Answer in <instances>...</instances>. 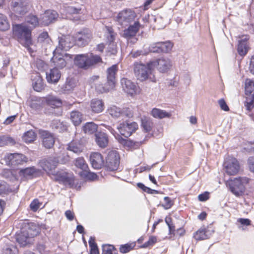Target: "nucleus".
<instances>
[{
  "label": "nucleus",
  "instance_id": "obj_1",
  "mask_svg": "<svg viewBox=\"0 0 254 254\" xmlns=\"http://www.w3.org/2000/svg\"><path fill=\"white\" fill-rule=\"evenodd\" d=\"M31 29L26 24H16L13 27V32L18 42L30 52H33L30 47L32 45Z\"/></svg>",
  "mask_w": 254,
  "mask_h": 254
},
{
  "label": "nucleus",
  "instance_id": "obj_2",
  "mask_svg": "<svg viewBox=\"0 0 254 254\" xmlns=\"http://www.w3.org/2000/svg\"><path fill=\"white\" fill-rule=\"evenodd\" d=\"M75 64L79 68L87 69L96 64L102 62L101 57L93 53L79 54L74 58Z\"/></svg>",
  "mask_w": 254,
  "mask_h": 254
},
{
  "label": "nucleus",
  "instance_id": "obj_3",
  "mask_svg": "<svg viewBox=\"0 0 254 254\" xmlns=\"http://www.w3.org/2000/svg\"><path fill=\"white\" fill-rule=\"evenodd\" d=\"M155 66H156L155 63L150 62L147 64L136 63L134 67L136 77L141 81L149 79L152 82H156V78L153 74V69Z\"/></svg>",
  "mask_w": 254,
  "mask_h": 254
},
{
  "label": "nucleus",
  "instance_id": "obj_4",
  "mask_svg": "<svg viewBox=\"0 0 254 254\" xmlns=\"http://www.w3.org/2000/svg\"><path fill=\"white\" fill-rule=\"evenodd\" d=\"M249 182V179L243 177L229 180L226 182V185L231 192L237 196L242 195L245 190L246 185Z\"/></svg>",
  "mask_w": 254,
  "mask_h": 254
},
{
  "label": "nucleus",
  "instance_id": "obj_5",
  "mask_svg": "<svg viewBox=\"0 0 254 254\" xmlns=\"http://www.w3.org/2000/svg\"><path fill=\"white\" fill-rule=\"evenodd\" d=\"M68 160V156L67 155H64L63 159H59L56 157H49L43 159L39 162V165L44 170L48 173L52 171L57 167L59 162L65 163Z\"/></svg>",
  "mask_w": 254,
  "mask_h": 254
},
{
  "label": "nucleus",
  "instance_id": "obj_6",
  "mask_svg": "<svg viewBox=\"0 0 254 254\" xmlns=\"http://www.w3.org/2000/svg\"><path fill=\"white\" fill-rule=\"evenodd\" d=\"M107 113L114 119L131 118L133 112L129 108H120L115 105L108 107Z\"/></svg>",
  "mask_w": 254,
  "mask_h": 254
},
{
  "label": "nucleus",
  "instance_id": "obj_7",
  "mask_svg": "<svg viewBox=\"0 0 254 254\" xmlns=\"http://www.w3.org/2000/svg\"><path fill=\"white\" fill-rule=\"evenodd\" d=\"M5 164L9 166L15 167L27 162L25 156L19 153H6L3 158Z\"/></svg>",
  "mask_w": 254,
  "mask_h": 254
},
{
  "label": "nucleus",
  "instance_id": "obj_8",
  "mask_svg": "<svg viewBox=\"0 0 254 254\" xmlns=\"http://www.w3.org/2000/svg\"><path fill=\"white\" fill-rule=\"evenodd\" d=\"M22 225H25V228L21 229L20 234L16 235V240L18 243L24 246L27 244L28 239L36 236L38 232L34 231L32 233V229L29 228V225H26L25 222H22Z\"/></svg>",
  "mask_w": 254,
  "mask_h": 254
},
{
  "label": "nucleus",
  "instance_id": "obj_9",
  "mask_svg": "<svg viewBox=\"0 0 254 254\" xmlns=\"http://www.w3.org/2000/svg\"><path fill=\"white\" fill-rule=\"evenodd\" d=\"M120 164V156L115 150L109 152L106 160L105 166L107 170L111 171L117 170Z\"/></svg>",
  "mask_w": 254,
  "mask_h": 254
},
{
  "label": "nucleus",
  "instance_id": "obj_10",
  "mask_svg": "<svg viewBox=\"0 0 254 254\" xmlns=\"http://www.w3.org/2000/svg\"><path fill=\"white\" fill-rule=\"evenodd\" d=\"M135 13L130 9H125L119 13L116 17L117 21L122 25H127L133 21Z\"/></svg>",
  "mask_w": 254,
  "mask_h": 254
},
{
  "label": "nucleus",
  "instance_id": "obj_11",
  "mask_svg": "<svg viewBox=\"0 0 254 254\" xmlns=\"http://www.w3.org/2000/svg\"><path fill=\"white\" fill-rule=\"evenodd\" d=\"M224 166L226 172L229 175H235L240 170V165L237 160L233 157L227 158L224 162Z\"/></svg>",
  "mask_w": 254,
  "mask_h": 254
},
{
  "label": "nucleus",
  "instance_id": "obj_12",
  "mask_svg": "<svg viewBox=\"0 0 254 254\" xmlns=\"http://www.w3.org/2000/svg\"><path fill=\"white\" fill-rule=\"evenodd\" d=\"M138 128V125L135 122H126L121 124L118 127L120 133L125 137H128Z\"/></svg>",
  "mask_w": 254,
  "mask_h": 254
},
{
  "label": "nucleus",
  "instance_id": "obj_13",
  "mask_svg": "<svg viewBox=\"0 0 254 254\" xmlns=\"http://www.w3.org/2000/svg\"><path fill=\"white\" fill-rule=\"evenodd\" d=\"M54 56L52 59V61L54 63L55 67L58 68H62L64 67L66 64L65 59L64 57H67V54L63 55L61 52H60V48L56 47L53 52Z\"/></svg>",
  "mask_w": 254,
  "mask_h": 254
},
{
  "label": "nucleus",
  "instance_id": "obj_14",
  "mask_svg": "<svg viewBox=\"0 0 254 254\" xmlns=\"http://www.w3.org/2000/svg\"><path fill=\"white\" fill-rule=\"evenodd\" d=\"M92 34L88 30H84L76 34L74 43L78 46H84L87 45L91 40Z\"/></svg>",
  "mask_w": 254,
  "mask_h": 254
},
{
  "label": "nucleus",
  "instance_id": "obj_15",
  "mask_svg": "<svg viewBox=\"0 0 254 254\" xmlns=\"http://www.w3.org/2000/svg\"><path fill=\"white\" fill-rule=\"evenodd\" d=\"M121 84L123 90L127 94L131 96L136 94L138 87L131 80L126 78H123L121 79Z\"/></svg>",
  "mask_w": 254,
  "mask_h": 254
},
{
  "label": "nucleus",
  "instance_id": "obj_16",
  "mask_svg": "<svg viewBox=\"0 0 254 254\" xmlns=\"http://www.w3.org/2000/svg\"><path fill=\"white\" fill-rule=\"evenodd\" d=\"M74 43V38L69 35L64 36L59 39V45L60 52L66 51L71 48Z\"/></svg>",
  "mask_w": 254,
  "mask_h": 254
},
{
  "label": "nucleus",
  "instance_id": "obj_17",
  "mask_svg": "<svg viewBox=\"0 0 254 254\" xmlns=\"http://www.w3.org/2000/svg\"><path fill=\"white\" fill-rule=\"evenodd\" d=\"M58 16V14L55 10H48L41 15L40 21L43 25H48L54 22Z\"/></svg>",
  "mask_w": 254,
  "mask_h": 254
},
{
  "label": "nucleus",
  "instance_id": "obj_18",
  "mask_svg": "<svg viewBox=\"0 0 254 254\" xmlns=\"http://www.w3.org/2000/svg\"><path fill=\"white\" fill-rule=\"evenodd\" d=\"M39 133L42 139L43 145L47 148H51L55 143V138L53 134L44 130H40Z\"/></svg>",
  "mask_w": 254,
  "mask_h": 254
},
{
  "label": "nucleus",
  "instance_id": "obj_19",
  "mask_svg": "<svg viewBox=\"0 0 254 254\" xmlns=\"http://www.w3.org/2000/svg\"><path fill=\"white\" fill-rule=\"evenodd\" d=\"M212 231H210L205 227H200L196 232L193 234V238L196 241H201L209 239L212 233Z\"/></svg>",
  "mask_w": 254,
  "mask_h": 254
},
{
  "label": "nucleus",
  "instance_id": "obj_20",
  "mask_svg": "<svg viewBox=\"0 0 254 254\" xmlns=\"http://www.w3.org/2000/svg\"><path fill=\"white\" fill-rule=\"evenodd\" d=\"M118 71L117 64H114L107 69V84H109V88H114L116 84V74Z\"/></svg>",
  "mask_w": 254,
  "mask_h": 254
},
{
  "label": "nucleus",
  "instance_id": "obj_21",
  "mask_svg": "<svg viewBox=\"0 0 254 254\" xmlns=\"http://www.w3.org/2000/svg\"><path fill=\"white\" fill-rule=\"evenodd\" d=\"M91 111L95 114L102 113L105 108L104 102L102 99L98 98L93 99L90 101V104Z\"/></svg>",
  "mask_w": 254,
  "mask_h": 254
},
{
  "label": "nucleus",
  "instance_id": "obj_22",
  "mask_svg": "<svg viewBox=\"0 0 254 254\" xmlns=\"http://www.w3.org/2000/svg\"><path fill=\"white\" fill-rule=\"evenodd\" d=\"M249 39L248 36H243L242 39L238 41L237 51L241 56H245L248 52L249 47L247 41Z\"/></svg>",
  "mask_w": 254,
  "mask_h": 254
},
{
  "label": "nucleus",
  "instance_id": "obj_23",
  "mask_svg": "<svg viewBox=\"0 0 254 254\" xmlns=\"http://www.w3.org/2000/svg\"><path fill=\"white\" fill-rule=\"evenodd\" d=\"M151 63H155L156 65H157V69L161 72L167 71L172 66L171 61L167 58L159 59L156 62Z\"/></svg>",
  "mask_w": 254,
  "mask_h": 254
},
{
  "label": "nucleus",
  "instance_id": "obj_24",
  "mask_svg": "<svg viewBox=\"0 0 254 254\" xmlns=\"http://www.w3.org/2000/svg\"><path fill=\"white\" fill-rule=\"evenodd\" d=\"M90 160L92 167L96 169H100L104 164L103 158L102 155L98 152L91 154Z\"/></svg>",
  "mask_w": 254,
  "mask_h": 254
},
{
  "label": "nucleus",
  "instance_id": "obj_25",
  "mask_svg": "<svg viewBox=\"0 0 254 254\" xmlns=\"http://www.w3.org/2000/svg\"><path fill=\"white\" fill-rule=\"evenodd\" d=\"M38 173V170L37 169L34 167H30L20 170L19 172V175L24 180L33 178L36 176Z\"/></svg>",
  "mask_w": 254,
  "mask_h": 254
},
{
  "label": "nucleus",
  "instance_id": "obj_26",
  "mask_svg": "<svg viewBox=\"0 0 254 254\" xmlns=\"http://www.w3.org/2000/svg\"><path fill=\"white\" fill-rule=\"evenodd\" d=\"M29 106L35 111L41 110L45 104L44 97H33L28 101Z\"/></svg>",
  "mask_w": 254,
  "mask_h": 254
},
{
  "label": "nucleus",
  "instance_id": "obj_27",
  "mask_svg": "<svg viewBox=\"0 0 254 254\" xmlns=\"http://www.w3.org/2000/svg\"><path fill=\"white\" fill-rule=\"evenodd\" d=\"M61 73L58 68L55 67L46 72V79L50 83H57L61 78Z\"/></svg>",
  "mask_w": 254,
  "mask_h": 254
},
{
  "label": "nucleus",
  "instance_id": "obj_28",
  "mask_svg": "<svg viewBox=\"0 0 254 254\" xmlns=\"http://www.w3.org/2000/svg\"><path fill=\"white\" fill-rule=\"evenodd\" d=\"M140 26L141 25L138 21H135L133 24L130 25L124 31V36L126 38H129L135 36Z\"/></svg>",
  "mask_w": 254,
  "mask_h": 254
},
{
  "label": "nucleus",
  "instance_id": "obj_29",
  "mask_svg": "<svg viewBox=\"0 0 254 254\" xmlns=\"http://www.w3.org/2000/svg\"><path fill=\"white\" fill-rule=\"evenodd\" d=\"M32 85L34 90L40 92L44 88V83L42 77L39 73H36L32 76Z\"/></svg>",
  "mask_w": 254,
  "mask_h": 254
},
{
  "label": "nucleus",
  "instance_id": "obj_30",
  "mask_svg": "<svg viewBox=\"0 0 254 254\" xmlns=\"http://www.w3.org/2000/svg\"><path fill=\"white\" fill-rule=\"evenodd\" d=\"M45 98V104L52 108H59L62 106V101L61 99L53 95H49Z\"/></svg>",
  "mask_w": 254,
  "mask_h": 254
},
{
  "label": "nucleus",
  "instance_id": "obj_31",
  "mask_svg": "<svg viewBox=\"0 0 254 254\" xmlns=\"http://www.w3.org/2000/svg\"><path fill=\"white\" fill-rule=\"evenodd\" d=\"M95 140L99 146L105 148L108 144V137L104 132H99L95 134Z\"/></svg>",
  "mask_w": 254,
  "mask_h": 254
},
{
  "label": "nucleus",
  "instance_id": "obj_32",
  "mask_svg": "<svg viewBox=\"0 0 254 254\" xmlns=\"http://www.w3.org/2000/svg\"><path fill=\"white\" fill-rule=\"evenodd\" d=\"M13 11L19 14H23L27 11L26 5L24 4L22 0H17L12 2Z\"/></svg>",
  "mask_w": 254,
  "mask_h": 254
},
{
  "label": "nucleus",
  "instance_id": "obj_33",
  "mask_svg": "<svg viewBox=\"0 0 254 254\" xmlns=\"http://www.w3.org/2000/svg\"><path fill=\"white\" fill-rule=\"evenodd\" d=\"M83 145L80 141L73 140L68 144L67 149L75 153L81 152L83 150Z\"/></svg>",
  "mask_w": 254,
  "mask_h": 254
},
{
  "label": "nucleus",
  "instance_id": "obj_34",
  "mask_svg": "<svg viewBox=\"0 0 254 254\" xmlns=\"http://www.w3.org/2000/svg\"><path fill=\"white\" fill-rule=\"evenodd\" d=\"M70 119L75 126L79 125L82 121V114L78 111H73L70 113Z\"/></svg>",
  "mask_w": 254,
  "mask_h": 254
},
{
  "label": "nucleus",
  "instance_id": "obj_35",
  "mask_svg": "<svg viewBox=\"0 0 254 254\" xmlns=\"http://www.w3.org/2000/svg\"><path fill=\"white\" fill-rule=\"evenodd\" d=\"M76 86L75 80L72 78L66 80L65 84L62 87V92L64 93H68L71 91Z\"/></svg>",
  "mask_w": 254,
  "mask_h": 254
},
{
  "label": "nucleus",
  "instance_id": "obj_36",
  "mask_svg": "<svg viewBox=\"0 0 254 254\" xmlns=\"http://www.w3.org/2000/svg\"><path fill=\"white\" fill-rule=\"evenodd\" d=\"M9 28L10 23L7 16L0 13V31H5Z\"/></svg>",
  "mask_w": 254,
  "mask_h": 254
},
{
  "label": "nucleus",
  "instance_id": "obj_37",
  "mask_svg": "<svg viewBox=\"0 0 254 254\" xmlns=\"http://www.w3.org/2000/svg\"><path fill=\"white\" fill-rule=\"evenodd\" d=\"M151 115L154 118L157 119H163L170 116L169 113L157 108H153L152 109Z\"/></svg>",
  "mask_w": 254,
  "mask_h": 254
},
{
  "label": "nucleus",
  "instance_id": "obj_38",
  "mask_svg": "<svg viewBox=\"0 0 254 254\" xmlns=\"http://www.w3.org/2000/svg\"><path fill=\"white\" fill-rule=\"evenodd\" d=\"M36 137L35 132L32 130H30L23 134L22 139L26 143H31L35 140Z\"/></svg>",
  "mask_w": 254,
  "mask_h": 254
},
{
  "label": "nucleus",
  "instance_id": "obj_39",
  "mask_svg": "<svg viewBox=\"0 0 254 254\" xmlns=\"http://www.w3.org/2000/svg\"><path fill=\"white\" fill-rule=\"evenodd\" d=\"M97 129V126L94 123H87L83 127V130L86 133L92 134Z\"/></svg>",
  "mask_w": 254,
  "mask_h": 254
},
{
  "label": "nucleus",
  "instance_id": "obj_40",
  "mask_svg": "<svg viewBox=\"0 0 254 254\" xmlns=\"http://www.w3.org/2000/svg\"><path fill=\"white\" fill-rule=\"evenodd\" d=\"M95 90L100 93L106 92L114 89V88H109V84L107 83L103 85L102 83L98 81L95 84Z\"/></svg>",
  "mask_w": 254,
  "mask_h": 254
},
{
  "label": "nucleus",
  "instance_id": "obj_41",
  "mask_svg": "<svg viewBox=\"0 0 254 254\" xmlns=\"http://www.w3.org/2000/svg\"><path fill=\"white\" fill-rule=\"evenodd\" d=\"M26 24H28V27L31 30L38 25L39 21L37 17L33 15H28L26 19Z\"/></svg>",
  "mask_w": 254,
  "mask_h": 254
},
{
  "label": "nucleus",
  "instance_id": "obj_42",
  "mask_svg": "<svg viewBox=\"0 0 254 254\" xmlns=\"http://www.w3.org/2000/svg\"><path fill=\"white\" fill-rule=\"evenodd\" d=\"M52 175L54 176V179L60 183L65 184L67 183L69 181L66 174L64 172H57L56 174L52 173Z\"/></svg>",
  "mask_w": 254,
  "mask_h": 254
},
{
  "label": "nucleus",
  "instance_id": "obj_43",
  "mask_svg": "<svg viewBox=\"0 0 254 254\" xmlns=\"http://www.w3.org/2000/svg\"><path fill=\"white\" fill-rule=\"evenodd\" d=\"M254 91V81L247 79L245 81V92L248 95L251 94Z\"/></svg>",
  "mask_w": 254,
  "mask_h": 254
},
{
  "label": "nucleus",
  "instance_id": "obj_44",
  "mask_svg": "<svg viewBox=\"0 0 254 254\" xmlns=\"http://www.w3.org/2000/svg\"><path fill=\"white\" fill-rule=\"evenodd\" d=\"M160 43V46H161V49L162 52L167 53L170 51L173 46V44L170 41L166 42H161Z\"/></svg>",
  "mask_w": 254,
  "mask_h": 254
},
{
  "label": "nucleus",
  "instance_id": "obj_45",
  "mask_svg": "<svg viewBox=\"0 0 254 254\" xmlns=\"http://www.w3.org/2000/svg\"><path fill=\"white\" fill-rule=\"evenodd\" d=\"M13 143L14 140L11 137L6 135L0 136V147Z\"/></svg>",
  "mask_w": 254,
  "mask_h": 254
},
{
  "label": "nucleus",
  "instance_id": "obj_46",
  "mask_svg": "<svg viewBox=\"0 0 254 254\" xmlns=\"http://www.w3.org/2000/svg\"><path fill=\"white\" fill-rule=\"evenodd\" d=\"M89 245L90 248V254H99V251L97 245L95 243L94 238L90 237L89 240Z\"/></svg>",
  "mask_w": 254,
  "mask_h": 254
},
{
  "label": "nucleus",
  "instance_id": "obj_47",
  "mask_svg": "<svg viewBox=\"0 0 254 254\" xmlns=\"http://www.w3.org/2000/svg\"><path fill=\"white\" fill-rule=\"evenodd\" d=\"M11 191L8 184L3 181L0 180V195L6 194Z\"/></svg>",
  "mask_w": 254,
  "mask_h": 254
},
{
  "label": "nucleus",
  "instance_id": "obj_48",
  "mask_svg": "<svg viewBox=\"0 0 254 254\" xmlns=\"http://www.w3.org/2000/svg\"><path fill=\"white\" fill-rule=\"evenodd\" d=\"M102 254H117L115 252V248L113 245H104L102 246Z\"/></svg>",
  "mask_w": 254,
  "mask_h": 254
},
{
  "label": "nucleus",
  "instance_id": "obj_49",
  "mask_svg": "<svg viewBox=\"0 0 254 254\" xmlns=\"http://www.w3.org/2000/svg\"><path fill=\"white\" fill-rule=\"evenodd\" d=\"M152 123L150 120L144 119L142 120V127L146 132H149L151 130Z\"/></svg>",
  "mask_w": 254,
  "mask_h": 254
},
{
  "label": "nucleus",
  "instance_id": "obj_50",
  "mask_svg": "<svg viewBox=\"0 0 254 254\" xmlns=\"http://www.w3.org/2000/svg\"><path fill=\"white\" fill-rule=\"evenodd\" d=\"M75 165L81 170L88 169V166L83 158H78L75 161Z\"/></svg>",
  "mask_w": 254,
  "mask_h": 254
},
{
  "label": "nucleus",
  "instance_id": "obj_51",
  "mask_svg": "<svg viewBox=\"0 0 254 254\" xmlns=\"http://www.w3.org/2000/svg\"><path fill=\"white\" fill-rule=\"evenodd\" d=\"M3 177L9 179L10 181L16 180V177L13 174V172L10 170H4L2 172Z\"/></svg>",
  "mask_w": 254,
  "mask_h": 254
},
{
  "label": "nucleus",
  "instance_id": "obj_52",
  "mask_svg": "<svg viewBox=\"0 0 254 254\" xmlns=\"http://www.w3.org/2000/svg\"><path fill=\"white\" fill-rule=\"evenodd\" d=\"M42 203L39 202L37 199H34L30 204V209L33 211L36 212L40 208Z\"/></svg>",
  "mask_w": 254,
  "mask_h": 254
},
{
  "label": "nucleus",
  "instance_id": "obj_53",
  "mask_svg": "<svg viewBox=\"0 0 254 254\" xmlns=\"http://www.w3.org/2000/svg\"><path fill=\"white\" fill-rule=\"evenodd\" d=\"M164 203L162 204V206L165 209L170 208L173 205V201L169 197H165L164 198Z\"/></svg>",
  "mask_w": 254,
  "mask_h": 254
},
{
  "label": "nucleus",
  "instance_id": "obj_54",
  "mask_svg": "<svg viewBox=\"0 0 254 254\" xmlns=\"http://www.w3.org/2000/svg\"><path fill=\"white\" fill-rule=\"evenodd\" d=\"M160 43H156L153 44H152L150 47H149V51L151 52L152 53H160L162 52L161 49V46H160Z\"/></svg>",
  "mask_w": 254,
  "mask_h": 254
},
{
  "label": "nucleus",
  "instance_id": "obj_55",
  "mask_svg": "<svg viewBox=\"0 0 254 254\" xmlns=\"http://www.w3.org/2000/svg\"><path fill=\"white\" fill-rule=\"evenodd\" d=\"M157 242L156 237L155 236H151L148 241L145 242L142 246V248H147L150 246H152Z\"/></svg>",
  "mask_w": 254,
  "mask_h": 254
},
{
  "label": "nucleus",
  "instance_id": "obj_56",
  "mask_svg": "<svg viewBox=\"0 0 254 254\" xmlns=\"http://www.w3.org/2000/svg\"><path fill=\"white\" fill-rule=\"evenodd\" d=\"M67 12L70 14H77L81 11L80 8H76L73 6H67L66 8Z\"/></svg>",
  "mask_w": 254,
  "mask_h": 254
},
{
  "label": "nucleus",
  "instance_id": "obj_57",
  "mask_svg": "<svg viewBox=\"0 0 254 254\" xmlns=\"http://www.w3.org/2000/svg\"><path fill=\"white\" fill-rule=\"evenodd\" d=\"M131 249V245L127 244L121 245L120 248V251L122 253L125 254L129 252Z\"/></svg>",
  "mask_w": 254,
  "mask_h": 254
},
{
  "label": "nucleus",
  "instance_id": "obj_58",
  "mask_svg": "<svg viewBox=\"0 0 254 254\" xmlns=\"http://www.w3.org/2000/svg\"><path fill=\"white\" fill-rule=\"evenodd\" d=\"M248 165L250 171L254 173V156H251L248 158Z\"/></svg>",
  "mask_w": 254,
  "mask_h": 254
},
{
  "label": "nucleus",
  "instance_id": "obj_59",
  "mask_svg": "<svg viewBox=\"0 0 254 254\" xmlns=\"http://www.w3.org/2000/svg\"><path fill=\"white\" fill-rule=\"evenodd\" d=\"M62 126V123L59 120H54L51 123V127L53 128L61 129Z\"/></svg>",
  "mask_w": 254,
  "mask_h": 254
},
{
  "label": "nucleus",
  "instance_id": "obj_60",
  "mask_svg": "<svg viewBox=\"0 0 254 254\" xmlns=\"http://www.w3.org/2000/svg\"><path fill=\"white\" fill-rule=\"evenodd\" d=\"M218 103L222 110L225 111H228L229 110V108L224 99H220L218 101Z\"/></svg>",
  "mask_w": 254,
  "mask_h": 254
},
{
  "label": "nucleus",
  "instance_id": "obj_61",
  "mask_svg": "<svg viewBox=\"0 0 254 254\" xmlns=\"http://www.w3.org/2000/svg\"><path fill=\"white\" fill-rule=\"evenodd\" d=\"M238 222L243 226H249L251 225V221L247 218H239Z\"/></svg>",
  "mask_w": 254,
  "mask_h": 254
},
{
  "label": "nucleus",
  "instance_id": "obj_62",
  "mask_svg": "<svg viewBox=\"0 0 254 254\" xmlns=\"http://www.w3.org/2000/svg\"><path fill=\"white\" fill-rule=\"evenodd\" d=\"M16 249L14 247L7 248L3 250L2 254H15Z\"/></svg>",
  "mask_w": 254,
  "mask_h": 254
},
{
  "label": "nucleus",
  "instance_id": "obj_63",
  "mask_svg": "<svg viewBox=\"0 0 254 254\" xmlns=\"http://www.w3.org/2000/svg\"><path fill=\"white\" fill-rule=\"evenodd\" d=\"M198 199L200 201H204L207 200L209 198V194L207 192L200 194L198 196Z\"/></svg>",
  "mask_w": 254,
  "mask_h": 254
},
{
  "label": "nucleus",
  "instance_id": "obj_64",
  "mask_svg": "<svg viewBox=\"0 0 254 254\" xmlns=\"http://www.w3.org/2000/svg\"><path fill=\"white\" fill-rule=\"evenodd\" d=\"M89 171L88 170V168L84 169L81 170V171L79 172V175L83 179H86L87 177L88 176V174H89Z\"/></svg>",
  "mask_w": 254,
  "mask_h": 254
}]
</instances>
